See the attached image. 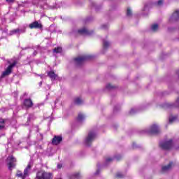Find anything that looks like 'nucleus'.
Wrapping results in <instances>:
<instances>
[{"label":"nucleus","instance_id":"obj_34","mask_svg":"<svg viewBox=\"0 0 179 179\" xmlns=\"http://www.w3.org/2000/svg\"><path fill=\"white\" fill-rule=\"evenodd\" d=\"M74 177H75V178H79L80 177V174L76 173V174H74Z\"/></svg>","mask_w":179,"mask_h":179},{"label":"nucleus","instance_id":"obj_22","mask_svg":"<svg viewBox=\"0 0 179 179\" xmlns=\"http://www.w3.org/2000/svg\"><path fill=\"white\" fill-rule=\"evenodd\" d=\"M5 128V120L0 118V130Z\"/></svg>","mask_w":179,"mask_h":179},{"label":"nucleus","instance_id":"obj_27","mask_svg":"<svg viewBox=\"0 0 179 179\" xmlns=\"http://www.w3.org/2000/svg\"><path fill=\"white\" fill-rule=\"evenodd\" d=\"M157 6H162V5H163V0H159L157 2Z\"/></svg>","mask_w":179,"mask_h":179},{"label":"nucleus","instance_id":"obj_35","mask_svg":"<svg viewBox=\"0 0 179 179\" xmlns=\"http://www.w3.org/2000/svg\"><path fill=\"white\" fill-rule=\"evenodd\" d=\"M108 27V25L107 24L102 25L103 29H107Z\"/></svg>","mask_w":179,"mask_h":179},{"label":"nucleus","instance_id":"obj_13","mask_svg":"<svg viewBox=\"0 0 179 179\" xmlns=\"http://www.w3.org/2000/svg\"><path fill=\"white\" fill-rule=\"evenodd\" d=\"M78 33L79 34H87L88 36H90V34H92V33L93 32L89 31V30H87L86 28H83L78 30Z\"/></svg>","mask_w":179,"mask_h":179},{"label":"nucleus","instance_id":"obj_16","mask_svg":"<svg viewBox=\"0 0 179 179\" xmlns=\"http://www.w3.org/2000/svg\"><path fill=\"white\" fill-rule=\"evenodd\" d=\"M166 106L167 107H179V97L175 103H167Z\"/></svg>","mask_w":179,"mask_h":179},{"label":"nucleus","instance_id":"obj_8","mask_svg":"<svg viewBox=\"0 0 179 179\" xmlns=\"http://www.w3.org/2000/svg\"><path fill=\"white\" fill-rule=\"evenodd\" d=\"M29 29H43V25L38 21H35L29 25Z\"/></svg>","mask_w":179,"mask_h":179},{"label":"nucleus","instance_id":"obj_40","mask_svg":"<svg viewBox=\"0 0 179 179\" xmlns=\"http://www.w3.org/2000/svg\"><path fill=\"white\" fill-rule=\"evenodd\" d=\"M39 85L40 86H41V85H43V83L42 82L39 83Z\"/></svg>","mask_w":179,"mask_h":179},{"label":"nucleus","instance_id":"obj_31","mask_svg":"<svg viewBox=\"0 0 179 179\" xmlns=\"http://www.w3.org/2000/svg\"><path fill=\"white\" fill-rule=\"evenodd\" d=\"M106 163H110V162H113V158L108 157L106 159Z\"/></svg>","mask_w":179,"mask_h":179},{"label":"nucleus","instance_id":"obj_17","mask_svg":"<svg viewBox=\"0 0 179 179\" xmlns=\"http://www.w3.org/2000/svg\"><path fill=\"white\" fill-rule=\"evenodd\" d=\"M83 120H85V115H83L82 113H79L78 118H77V121H78V122H82V121H83Z\"/></svg>","mask_w":179,"mask_h":179},{"label":"nucleus","instance_id":"obj_39","mask_svg":"<svg viewBox=\"0 0 179 179\" xmlns=\"http://www.w3.org/2000/svg\"><path fill=\"white\" fill-rule=\"evenodd\" d=\"M34 55H37V52H36V51H35V52H34Z\"/></svg>","mask_w":179,"mask_h":179},{"label":"nucleus","instance_id":"obj_25","mask_svg":"<svg viewBox=\"0 0 179 179\" xmlns=\"http://www.w3.org/2000/svg\"><path fill=\"white\" fill-rule=\"evenodd\" d=\"M127 15L129 17L132 16V11L131 10V8H127Z\"/></svg>","mask_w":179,"mask_h":179},{"label":"nucleus","instance_id":"obj_11","mask_svg":"<svg viewBox=\"0 0 179 179\" xmlns=\"http://www.w3.org/2000/svg\"><path fill=\"white\" fill-rule=\"evenodd\" d=\"M31 169V164L29 163L27 168L24 171L23 177H27L29 176V173H30Z\"/></svg>","mask_w":179,"mask_h":179},{"label":"nucleus","instance_id":"obj_18","mask_svg":"<svg viewBox=\"0 0 179 179\" xmlns=\"http://www.w3.org/2000/svg\"><path fill=\"white\" fill-rule=\"evenodd\" d=\"M74 103H75V104H77L78 106H80V104H82V103H83V100H82V99H80V98H76L74 100Z\"/></svg>","mask_w":179,"mask_h":179},{"label":"nucleus","instance_id":"obj_15","mask_svg":"<svg viewBox=\"0 0 179 179\" xmlns=\"http://www.w3.org/2000/svg\"><path fill=\"white\" fill-rule=\"evenodd\" d=\"M49 78H50V79H52V80H55V79H57V78H58V75L55 74V73H54V71H50L48 73Z\"/></svg>","mask_w":179,"mask_h":179},{"label":"nucleus","instance_id":"obj_1","mask_svg":"<svg viewBox=\"0 0 179 179\" xmlns=\"http://www.w3.org/2000/svg\"><path fill=\"white\" fill-rule=\"evenodd\" d=\"M54 175L51 172H47L44 170L38 171L36 173V178L37 179H52Z\"/></svg>","mask_w":179,"mask_h":179},{"label":"nucleus","instance_id":"obj_33","mask_svg":"<svg viewBox=\"0 0 179 179\" xmlns=\"http://www.w3.org/2000/svg\"><path fill=\"white\" fill-rule=\"evenodd\" d=\"M8 3H13L15 2V0H6Z\"/></svg>","mask_w":179,"mask_h":179},{"label":"nucleus","instance_id":"obj_32","mask_svg":"<svg viewBox=\"0 0 179 179\" xmlns=\"http://www.w3.org/2000/svg\"><path fill=\"white\" fill-rule=\"evenodd\" d=\"M24 31H26V28L20 29L19 34H20L21 33H24Z\"/></svg>","mask_w":179,"mask_h":179},{"label":"nucleus","instance_id":"obj_37","mask_svg":"<svg viewBox=\"0 0 179 179\" xmlns=\"http://www.w3.org/2000/svg\"><path fill=\"white\" fill-rule=\"evenodd\" d=\"M57 169H62V164H58Z\"/></svg>","mask_w":179,"mask_h":179},{"label":"nucleus","instance_id":"obj_28","mask_svg":"<svg viewBox=\"0 0 179 179\" xmlns=\"http://www.w3.org/2000/svg\"><path fill=\"white\" fill-rule=\"evenodd\" d=\"M116 177H117V178H122V177H124V175H122V173H117Z\"/></svg>","mask_w":179,"mask_h":179},{"label":"nucleus","instance_id":"obj_2","mask_svg":"<svg viewBox=\"0 0 179 179\" xmlns=\"http://www.w3.org/2000/svg\"><path fill=\"white\" fill-rule=\"evenodd\" d=\"M159 146L160 148H162V149H164V150H168L169 149H171L172 146H174V142L173 141V140L162 141L159 143Z\"/></svg>","mask_w":179,"mask_h":179},{"label":"nucleus","instance_id":"obj_19","mask_svg":"<svg viewBox=\"0 0 179 179\" xmlns=\"http://www.w3.org/2000/svg\"><path fill=\"white\" fill-rule=\"evenodd\" d=\"M20 33V29H14L10 31V36H13V34H19Z\"/></svg>","mask_w":179,"mask_h":179},{"label":"nucleus","instance_id":"obj_38","mask_svg":"<svg viewBox=\"0 0 179 179\" xmlns=\"http://www.w3.org/2000/svg\"><path fill=\"white\" fill-rule=\"evenodd\" d=\"M47 4H45V5H44V6H43V8H44V9H45V8H47Z\"/></svg>","mask_w":179,"mask_h":179},{"label":"nucleus","instance_id":"obj_30","mask_svg":"<svg viewBox=\"0 0 179 179\" xmlns=\"http://www.w3.org/2000/svg\"><path fill=\"white\" fill-rule=\"evenodd\" d=\"M106 89H114V86H113L111 84H108L106 85Z\"/></svg>","mask_w":179,"mask_h":179},{"label":"nucleus","instance_id":"obj_6","mask_svg":"<svg viewBox=\"0 0 179 179\" xmlns=\"http://www.w3.org/2000/svg\"><path fill=\"white\" fill-rule=\"evenodd\" d=\"M147 134H159L160 132V128L156 124H152L150 127L145 131Z\"/></svg>","mask_w":179,"mask_h":179},{"label":"nucleus","instance_id":"obj_5","mask_svg":"<svg viewBox=\"0 0 179 179\" xmlns=\"http://www.w3.org/2000/svg\"><path fill=\"white\" fill-rule=\"evenodd\" d=\"M17 62H14L11 64H10L5 71L3 72L1 75V78H5V76H8V75H10L12 73V69L16 66Z\"/></svg>","mask_w":179,"mask_h":179},{"label":"nucleus","instance_id":"obj_3","mask_svg":"<svg viewBox=\"0 0 179 179\" xmlns=\"http://www.w3.org/2000/svg\"><path fill=\"white\" fill-rule=\"evenodd\" d=\"M92 58H93V56L92 55H84L76 58L74 61L77 65H82L85 61H87V59H92Z\"/></svg>","mask_w":179,"mask_h":179},{"label":"nucleus","instance_id":"obj_9","mask_svg":"<svg viewBox=\"0 0 179 179\" xmlns=\"http://www.w3.org/2000/svg\"><path fill=\"white\" fill-rule=\"evenodd\" d=\"M177 20H179V10H176L169 18V22H177Z\"/></svg>","mask_w":179,"mask_h":179},{"label":"nucleus","instance_id":"obj_7","mask_svg":"<svg viewBox=\"0 0 179 179\" xmlns=\"http://www.w3.org/2000/svg\"><path fill=\"white\" fill-rule=\"evenodd\" d=\"M7 162H8L9 170H12L16 166V158L13 157V156H9L7 158Z\"/></svg>","mask_w":179,"mask_h":179},{"label":"nucleus","instance_id":"obj_29","mask_svg":"<svg viewBox=\"0 0 179 179\" xmlns=\"http://www.w3.org/2000/svg\"><path fill=\"white\" fill-rule=\"evenodd\" d=\"M137 111L136 108H131L130 110V114H135L136 112Z\"/></svg>","mask_w":179,"mask_h":179},{"label":"nucleus","instance_id":"obj_26","mask_svg":"<svg viewBox=\"0 0 179 179\" xmlns=\"http://www.w3.org/2000/svg\"><path fill=\"white\" fill-rule=\"evenodd\" d=\"M17 177H22V179L26 178V177H24V176H23L24 174H23L22 172H20V171H18V172H17Z\"/></svg>","mask_w":179,"mask_h":179},{"label":"nucleus","instance_id":"obj_36","mask_svg":"<svg viewBox=\"0 0 179 179\" xmlns=\"http://www.w3.org/2000/svg\"><path fill=\"white\" fill-rule=\"evenodd\" d=\"M149 6L148 5V4H145V6H144V9H143V10H146V9H148V7Z\"/></svg>","mask_w":179,"mask_h":179},{"label":"nucleus","instance_id":"obj_10","mask_svg":"<svg viewBox=\"0 0 179 179\" xmlns=\"http://www.w3.org/2000/svg\"><path fill=\"white\" fill-rule=\"evenodd\" d=\"M61 142H62V136H55L52 140V145H59Z\"/></svg>","mask_w":179,"mask_h":179},{"label":"nucleus","instance_id":"obj_23","mask_svg":"<svg viewBox=\"0 0 179 179\" xmlns=\"http://www.w3.org/2000/svg\"><path fill=\"white\" fill-rule=\"evenodd\" d=\"M176 120H177V116L171 115L169 117V124H172V122H174Z\"/></svg>","mask_w":179,"mask_h":179},{"label":"nucleus","instance_id":"obj_12","mask_svg":"<svg viewBox=\"0 0 179 179\" xmlns=\"http://www.w3.org/2000/svg\"><path fill=\"white\" fill-rule=\"evenodd\" d=\"M24 106L26 108H30L33 106V101H31V99H25L24 101Z\"/></svg>","mask_w":179,"mask_h":179},{"label":"nucleus","instance_id":"obj_20","mask_svg":"<svg viewBox=\"0 0 179 179\" xmlns=\"http://www.w3.org/2000/svg\"><path fill=\"white\" fill-rule=\"evenodd\" d=\"M151 30L152 31H157L159 30V25L157 24H154L151 26Z\"/></svg>","mask_w":179,"mask_h":179},{"label":"nucleus","instance_id":"obj_4","mask_svg":"<svg viewBox=\"0 0 179 179\" xmlns=\"http://www.w3.org/2000/svg\"><path fill=\"white\" fill-rule=\"evenodd\" d=\"M95 138H96V132L90 131L85 141V145H87V146H90L92 142H93Z\"/></svg>","mask_w":179,"mask_h":179},{"label":"nucleus","instance_id":"obj_21","mask_svg":"<svg viewBox=\"0 0 179 179\" xmlns=\"http://www.w3.org/2000/svg\"><path fill=\"white\" fill-rule=\"evenodd\" d=\"M53 52H55L56 54H59V52H62V47L55 48L53 50Z\"/></svg>","mask_w":179,"mask_h":179},{"label":"nucleus","instance_id":"obj_42","mask_svg":"<svg viewBox=\"0 0 179 179\" xmlns=\"http://www.w3.org/2000/svg\"><path fill=\"white\" fill-rule=\"evenodd\" d=\"M178 142L179 143V139L178 140Z\"/></svg>","mask_w":179,"mask_h":179},{"label":"nucleus","instance_id":"obj_24","mask_svg":"<svg viewBox=\"0 0 179 179\" xmlns=\"http://www.w3.org/2000/svg\"><path fill=\"white\" fill-rule=\"evenodd\" d=\"M103 47L104 48H107V47H110V42L107 41H103Z\"/></svg>","mask_w":179,"mask_h":179},{"label":"nucleus","instance_id":"obj_43","mask_svg":"<svg viewBox=\"0 0 179 179\" xmlns=\"http://www.w3.org/2000/svg\"><path fill=\"white\" fill-rule=\"evenodd\" d=\"M0 80H1V78H0Z\"/></svg>","mask_w":179,"mask_h":179},{"label":"nucleus","instance_id":"obj_41","mask_svg":"<svg viewBox=\"0 0 179 179\" xmlns=\"http://www.w3.org/2000/svg\"><path fill=\"white\" fill-rule=\"evenodd\" d=\"M99 171L97 170L96 174H99Z\"/></svg>","mask_w":179,"mask_h":179},{"label":"nucleus","instance_id":"obj_14","mask_svg":"<svg viewBox=\"0 0 179 179\" xmlns=\"http://www.w3.org/2000/svg\"><path fill=\"white\" fill-rule=\"evenodd\" d=\"M173 166L174 163L170 162L169 165L162 167V171H169V170H171Z\"/></svg>","mask_w":179,"mask_h":179}]
</instances>
